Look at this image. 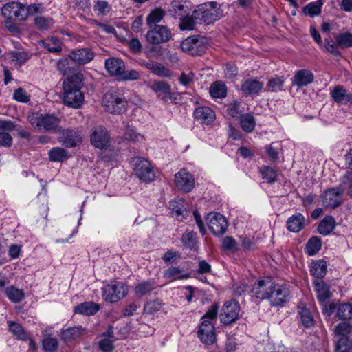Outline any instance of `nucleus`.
I'll return each instance as SVG.
<instances>
[{"mask_svg": "<svg viewBox=\"0 0 352 352\" xmlns=\"http://www.w3.org/2000/svg\"><path fill=\"white\" fill-rule=\"evenodd\" d=\"M43 45L50 52H60L62 50L61 42L56 37H52L46 41H42Z\"/></svg>", "mask_w": 352, "mask_h": 352, "instance_id": "obj_50", "label": "nucleus"}, {"mask_svg": "<svg viewBox=\"0 0 352 352\" xmlns=\"http://www.w3.org/2000/svg\"><path fill=\"white\" fill-rule=\"evenodd\" d=\"M181 241L184 249L189 250H197L198 241L197 232L192 230H186L182 234Z\"/></svg>", "mask_w": 352, "mask_h": 352, "instance_id": "obj_29", "label": "nucleus"}, {"mask_svg": "<svg viewBox=\"0 0 352 352\" xmlns=\"http://www.w3.org/2000/svg\"><path fill=\"white\" fill-rule=\"evenodd\" d=\"M335 352H352V338H338L336 342Z\"/></svg>", "mask_w": 352, "mask_h": 352, "instance_id": "obj_43", "label": "nucleus"}, {"mask_svg": "<svg viewBox=\"0 0 352 352\" xmlns=\"http://www.w3.org/2000/svg\"><path fill=\"white\" fill-rule=\"evenodd\" d=\"M165 15L164 11L161 8H156L153 10L146 17V23L149 28L157 25Z\"/></svg>", "mask_w": 352, "mask_h": 352, "instance_id": "obj_38", "label": "nucleus"}, {"mask_svg": "<svg viewBox=\"0 0 352 352\" xmlns=\"http://www.w3.org/2000/svg\"><path fill=\"white\" fill-rule=\"evenodd\" d=\"M7 297L13 302H19L25 297L24 292L13 286L8 287L6 290Z\"/></svg>", "mask_w": 352, "mask_h": 352, "instance_id": "obj_47", "label": "nucleus"}, {"mask_svg": "<svg viewBox=\"0 0 352 352\" xmlns=\"http://www.w3.org/2000/svg\"><path fill=\"white\" fill-rule=\"evenodd\" d=\"M59 141L66 147L74 148L80 144L82 139L80 133L75 129H67L60 133Z\"/></svg>", "mask_w": 352, "mask_h": 352, "instance_id": "obj_18", "label": "nucleus"}, {"mask_svg": "<svg viewBox=\"0 0 352 352\" xmlns=\"http://www.w3.org/2000/svg\"><path fill=\"white\" fill-rule=\"evenodd\" d=\"M110 76H113L118 80H133L140 78V75L135 69L126 70V67H104Z\"/></svg>", "mask_w": 352, "mask_h": 352, "instance_id": "obj_19", "label": "nucleus"}, {"mask_svg": "<svg viewBox=\"0 0 352 352\" xmlns=\"http://www.w3.org/2000/svg\"><path fill=\"white\" fill-rule=\"evenodd\" d=\"M274 280L270 277L260 279L254 283L250 290V296L253 300L261 301L268 300L270 294L273 292Z\"/></svg>", "mask_w": 352, "mask_h": 352, "instance_id": "obj_5", "label": "nucleus"}, {"mask_svg": "<svg viewBox=\"0 0 352 352\" xmlns=\"http://www.w3.org/2000/svg\"><path fill=\"white\" fill-rule=\"evenodd\" d=\"M210 94L214 98H224L227 96V87L222 81H215L210 85Z\"/></svg>", "mask_w": 352, "mask_h": 352, "instance_id": "obj_32", "label": "nucleus"}, {"mask_svg": "<svg viewBox=\"0 0 352 352\" xmlns=\"http://www.w3.org/2000/svg\"><path fill=\"white\" fill-rule=\"evenodd\" d=\"M13 98L15 100L20 102H28L30 101V96L23 88L16 89L14 92Z\"/></svg>", "mask_w": 352, "mask_h": 352, "instance_id": "obj_62", "label": "nucleus"}, {"mask_svg": "<svg viewBox=\"0 0 352 352\" xmlns=\"http://www.w3.org/2000/svg\"><path fill=\"white\" fill-rule=\"evenodd\" d=\"M219 304L214 302L201 317L199 325V339L205 344H212L216 340L214 324L217 319Z\"/></svg>", "mask_w": 352, "mask_h": 352, "instance_id": "obj_2", "label": "nucleus"}, {"mask_svg": "<svg viewBox=\"0 0 352 352\" xmlns=\"http://www.w3.org/2000/svg\"><path fill=\"white\" fill-rule=\"evenodd\" d=\"M100 309V305L94 302H85L74 307V312L86 316L94 315Z\"/></svg>", "mask_w": 352, "mask_h": 352, "instance_id": "obj_26", "label": "nucleus"}, {"mask_svg": "<svg viewBox=\"0 0 352 352\" xmlns=\"http://www.w3.org/2000/svg\"><path fill=\"white\" fill-rule=\"evenodd\" d=\"M131 163L135 175L142 182L148 183L154 180L155 175L148 160L144 157H133Z\"/></svg>", "mask_w": 352, "mask_h": 352, "instance_id": "obj_4", "label": "nucleus"}, {"mask_svg": "<svg viewBox=\"0 0 352 352\" xmlns=\"http://www.w3.org/2000/svg\"><path fill=\"white\" fill-rule=\"evenodd\" d=\"M87 334L86 329L82 326L69 327L65 329H62L60 333V338L65 342H70L80 339Z\"/></svg>", "mask_w": 352, "mask_h": 352, "instance_id": "obj_21", "label": "nucleus"}, {"mask_svg": "<svg viewBox=\"0 0 352 352\" xmlns=\"http://www.w3.org/2000/svg\"><path fill=\"white\" fill-rule=\"evenodd\" d=\"M344 188L340 184L339 187L326 190L321 196L322 204L326 208H336L342 204V194Z\"/></svg>", "mask_w": 352, "mask_h": 352, "instance_id": "obj_11", "label": "nucleus"}, {"mask_svg": "<svg viewBox=\"0 0 352 352\" xmlns=\"http://www.w3.org/2000/svg\"><path fill=\"white\" fill-rule=\"evenodd\" d=\"M284 84V80L280 77L272 78L268 80L266 91L277 92L280 91Z\"/></svg>", "mask_w": 352, "mask_h": 352, "instance_id": "obj_55", "label": "nucleus"}, {"mask_svg": "<svg viewBox=\"0 0 352 352\" xmlns=\"http://www.w3.org/2000/svg\"><path fill=\"white\" fill-rule=\"evenodd\" d=\"M34 24L39 30H47L53 24V20L43 16H38L34 19Z\"/></svg>", "mask_w": 352, "mask_h": 352, "instance_id": "obj_59", "label": "nucleus"}, {"mask_svg": "<svg viewBox=\"0 0 352 352\" xmlns=\"http://www.w3.org/2000/svg\"><path fill=\"white\" fill-rule=\"evenodd\" d=\"M163 276L165 279L168 280L169 281L184 280L190 277L189 273L186 272L179 267H171L168 268L164 271Z\"/></svg>", "mask_w": 352, "mask_h": 352, "instance_id": "obj_25", "label": "nucleus"}, {"mask_svg": "<svg viewBox=\"0 0 352 352\" xmlns=\"http://www.w3.org/2000/svg\"><path fill=\"white\" fill-rule=\"evenodd\" d=\"M181 258L182 256L179 252L168 250L164 254L162 259L166 263H177Z\"/></svg>", "mask_w": 352, "mask_h": 352, "instance_id": "obj_57", "label": "nucleus"}, {"mask_svg": "<svg viewBox=\"0 0 352 352\" xmlns=\"http://www.w3.org/2000/svg\"><path fill=\"white\" fill-rule=\"evenodd\" d=\"M42 347L45 352H54L58 347V341L56 338L47 336L43 340Z\"/></svg>", "mask_w": 352, "mask_h": 352, "instance_id": "obj_52", "label": "nucleus"}, {"mask_svg": "<svg viewBox=\"0 0 352 352\" xmlns=\"http://www.w3.org/2000/svg\"><path fill=\"white\" fill-rule=\"evenodd\" d=\"M102 104L107 112L120 114L126 111L127 101L117 94H107L103 97Z\"/></svg>", "mask_w": 352, "mask_h": 352, "instance_id": "obj_7", "label": "nucleus"}, {"mask_svg": "<svg viewBox=\"0 0 352 352\" xmlns=\"http://www.w3.org/2000/svg\"><path fill=\"white\" fill-rule=\"evenodd\" d=\"M197 36L188 37L181 43L182 50L192 55L197 53Z\"/></svg>", "mask_w": 352, "mask_h": 352, "instance_id": "obj_39", "label": "nucleus"}, {"mask_svg": "<svg viewBox=\"0 0 352 352\" xmlns=\"http://www.w3.org/2000/svg\"><path fill=\"white\" fill-rule=\"evenodd\" d=\"M195 25L196 17L193 14L192 16L186 14L180 19L179 27L181 30H192L195 29Z\"/></svg>", "mask_w": 352, "mask_h": 352, "instance_id": "obj_49", "label": "nucleus"}, {"mask_svg": "<svg viewBox=\"0 0 352 352\" xmlns=\"http://www.w3.org/2000/svg\"><path fill=\"white\" fill-rule=\"evenodd\" d=\"M332 99L338 104H346L348 94L346 89L341 85H336L330 91Z\"/></svg>", "mask_w": 352, "mask_h": 352, "instance_id": "obj_33", "label": "nucleus"}, {"mask_svg": "<svg viewBox=\"0 0 352 352\" xmlns=\"http://www.w3.org/2000/svg\"><path fill=\"white\" fill-rule=\"evenodd\" d=\"M321 246V239L318 236H312L307 242L305 252L309 256H313L319 252Z\"/></svg>", "mask_w": 352, "mask_h": 352, "instance_id": "obj_36", "label": "nucleus"}, {"mask_svg": "<svg viewBox=\"0 0 352 352\" xmlns=\"http://www.w3.org/2000/svg\"><path fill=\"white\" fill-rule=\"evenodd\" d=\"M327 263L322 259L314 261L310 265V273L316 278L322 279L327 274Z\"/></svg>", "mask_w": 352, "mask_h": 352, "instance_id": "obj_31", "label": "nucleus"}, {"mask_svg": "<svg viewBox=\"0 0 352 352\" xmlns=\"http://www.w3.org/2000/svg\"><path fill=\"white\" fill-rule=\"evenodd\" d=\"M99 348L102 352H112L113 350V340L104 338L99 342Z\"/></svg>", "mask_w": 352, "mask_h": 352, "instance_id": "obj_63", "label": "nucleus"}, {"mask_svg": "<svg viewBox=\"0 0 352 352\" xmlns=\"http://www.w3.org/2000/svg\"><path fill=\"white\" fill-rule=\"evenodd\" d=\"M337 44L342 48L352 47V34L344 32L339 34L336 37Z\"/></svg>", "mask_w": 352, "mask_h": 352, "instance_id": "obj_51", "label": "nucleus"}, {"mask_svg": "<svg viewBox=\"0 0 352 352\" xmlns=\"http://www.w3.org/2000/svg\"><path fill=\"white\" fill-rule=\"evenodd\" d=\"M340 185L344 188L348 187V195L352 197V172L347 171L340 179Z\"/></svg>", "mask_w": 352, "mask_h": 352, "instance_id": "obj_58", "label": "nucleus"}, {"mask_svg": "<svg viewBox=\"0 0 352 352\" xmlns=\"http://www.w3.org/2000/svg\"><path fill=\"white\" fill-rule=\"evenodd\" d=\"M9 330L19 340H25L27 335L21 324L15 322L9 323Z\"/></svg>", "mask_w": 352, "mask_h": 352, "instance_id": "obj_56", "label": "nucleus"}, {"mask_svg": "<svg viewBox=\"0 0 352 352\" xmlns=\"http://www.w3.org/2000/svg\"><path fill=\"white\" fill-rule=\"evenodd\" d=\"M263 86V82L257 78H250L242 82L241 91L245 96H257L264 89Z\"/></svg>", "mask_w": 352, "mask_h": 352, "instance_id": "obj_20", "label": "nucleus"}, {"mask_svg": "<svg viewBox=\"0 0 352 352\" xmlns=\"http://www.w3.org/2000/svg\"><path fill=\"white\" fill-rule=\"evenodd\" d=\"M273 286V292L270 294L268 300L272 306H282L286 302L290 291L286 285H277L274 281Z\"/></svg>", "mask_w": 352, "mask_h": 352, "instance_id": "obj_16", "label": "nucleus"}, {"mask_svg": "<svg viewBox=\"0 0 352 352\" xmlns=\"http://www.w3.org/2000/svg\"><path fill=\"white\" fill-rule=\"evenodd\" d=\"M94 10L98 15L105 16L110 11V6L106 1H98L94 6Z\"/></svg>", "mask_w": 352, "mask_h": 352, "instance_id": "obj_61", "label": "nucleus"}, {"mask_svg": "<svg viewBox=\"0 0 352 352\" xmlns=\"http://www.w3.org/2000/svg\"><path fill=\"white\" fill-rule=\"evenodd\" d=\"M215 119L214 111L208 107H199V120L203 123L209 124L214 122Z\"/></svg>", "mask_w": 352, "mask_h": 352, "instance_id": "obj_44", "label": "nucleus"}, {"mask_svg": "<svg viewBox=\"0 0 352 352\" xmlns=\"http://www.w3.org/2000/svg\"><path fill=\"white\" fill-rule=\"evenodd\" d=\"M146 34V41L151 44L167 42L172 36L171 31L165 25H155Z\"/></svg>", "mask_w": 352, "mask_h": 352, "instance_id": "obj_10", "label": "nucleus"}, {"mask_svg": "<svg viewBox=\"0 0 352 352\" xmlns=\"http://www.w3.org/2000/svg\"><path fill=\"white\" fill-rule=\"evenodd\" d=\"M83 85V74L72 73L63 81V102L65 105L78 109L83 103L84 95L81 91Z\"/></svg>", "mask_w": 352, "mask_h": 352, "instance_id": "obj_1", "label": "nucleus"}, {"mask_svg": "<svg viewBox=\"0 0 352 352\" xmlns=\"http://www.w3.org/2000/svg\"><path fill=\"white\" fill-rule=\"evenodd\" d=\"M306 219L303 214L296 212L289 217L286 221L287 229L292 232H299L305 226Z\"/></svg>", "mask_w": 352, "mask_h": 352, "instance_id": "obj_24", "label": "nucleus"}, {"mask_svg": "<svg viewBox=\"0 0 352 352\" xmlns=\"http://www.w3.org/2000/svg\"><path fill=\"white\" fill-rule=\"evenodd\" d=\"M324 3V0H317L314 2H310L303 8L305 15L314 17L321 13V8Z\"/></svg>", "mask_w": 352, "mask_h": 352, "instance_id": "obj_37", "label": "nucleus"}, {"mask_svg": "<svg viewBox=\"0 0 352 352\" xmlns=\"http://www.w3.org/2000/svg\"><path fill=\"white\" fill-rule=\"evenodd\" d=\"M221 249L225 251L235 252L239 250L238 243L233 237L227 236L222 239Z\"/></svg>", "mask_w": 352, "mask_h": 352, "instance_id": "obj_53", "label": "nucleus"}, {"mask_svg": "<svg viewBox=\"0 0 352 352\" xmlns=\"http://www.w3.org/2000/svg\"><path fill=\"white\" fill-rule=\"evenodd\" d=\"M69 58L78 65L89 63L94 57V52L89 48L74 50L69 54Z\"/></svg>", "mask_w": 352, "mask_h": 352, "instance_id": "obj_22", "label": "nucleus"}, {"mask_svg": "<svg viewBox=\"0 0 352 352\" xmlns=\"http://www.w3.org/2000/svg\"><path fill=\"white\" fill-rule=\"evenodd\" d=\"M261 174L268 183H274L277 179L276 171L270 166H264L261 168Z\"/></svg>", "mask_w": 352, "mask_h": 352, "instance_id": "obj_54", "label": "nucleus"}, {"mask_svg": "<svg viewBox=\"0 0 352 352\" xmlns=\"http://www.w3.org/2000/svg\"><path fill=\"white\" fill-rule=\"evenodd\" d=\"M168 13L175 19H181L186 14L184 3L180 0H173L167 8Z\"/></svg>", "mask_w": 352, "mask_h": 352, "instance_id": "obj_28", "label": "nucleus"}, {"mask_svg": "<svg viewBox=\"0 0 352 352\" xmlns=\"http://www.w3.org/2000/svg\"><path fill=\"white\" fill-rule=\"evenodd\" d=\"M91 144L96 148L103 149L110 145V135L107 129L102 126H96L91 129L90 135Z\"/></svg>", "mask_w": 352, "mask_h": 352, "instance_id": "obj_12", "label": "nucleus"}, {"mask_svg": "<svg viewBox=\"0 0 352 352\" xmlns=\"http://www.w3.org/2000/svg\"><path fill=\"white\" fill-rule=\"evenodd\" d=\"M240 305L234 299L226 301L221 307L219 318L224 325L232 324L239 319Z\"/></svg>", "mask_w": 352, "mask_h": 352, "instance_id": "obj_6", "label": "nucleus"}, {"mask_svg": "<svg viewBox=\"0 0 352 352\" xmlns=\"http://www.w3.org/2000/svg\"><path fill=\"white\" fill-rule=\"evenodd\" d=\"M336 226L335 219L332 216H326L320 222L318 232L323 236H327L335 229Z\"/></svg>", "mask_w": 352, "mask_h": 352, "instance_id": "obj_30", "label": "nucleus"}, {"mask_svg": "<svg viewBox=\"0 0 352 352\" xmlns=\"http://www.w3.org/2000/svg\"><path fill=\"white\" fill-rule=\"evenodd\" d=\"M206 221L211 232L216 236H223L228 230V222L226 218L219 212L209 213Z\"/></svg>", "mask_w": 352, "mask_h": 352, "instance_id": "obj_9", "label": "nucleus"}, {"mask_svg": "<svg viewBox=\"0 0 352 352\" xmlns=\"http://www.w3.org/2000/svg\"><path fill=\"white\" fill-rule=\"evenodd\" d=\"M28 120L34 128L40 131L52 133L61 131L60 119L54 114L35 112L28 115Z\"/></svg>", "mask_w": 352, "mask_h": 352, "instance_id": "obj_3", "label": "nucleus"}, {"mask_svg": "<svg viewBox=\"0 0 352 352\" xmlns=\"http://www.w3.org/2000/svg\"><path fill=\"white\" fill-rule=\"evenodd\" d=\"M169 208L171 210V214L173 217L177 219L179 221H183L185 219L184 212V206L182 204L176 201H171L169 204Z\"/></svg>", "mask_w": 352, "mask_h": 352, "instance_id": "obj_46", "label": "nucleus"}, {"mask_svg": "<svg viewBox=\"0 0 352 352\" xmlns=\"http://www.w3.org/2000/svg\"><path fill=\"white\" fill-rule=\"evenodd\" d=\"M25 6L19 3L10 2L5 4L1 9V14L6 19H14L22 21L26 20Z\"/></svg>", "mask_w": 352, "mask_h": 352, "instance_id": "obj_13", "label": "nucleus"}, {"mask_svg": "<svg viewBox=\"0 0 352 352\" xmlns=\"http://www.w3.org/2000/svg\"><path fill=\"white\" fill-rule=\"evenodd\" d=\"M313 284L318 300L321 302H325L331 297L329 286L323 280H315Z\"/></svg>", "mask_w": 352, "mask_h": 352, "instance_id": "obj_27", "label": "nucleus"}, {"mask_svg": "<svg viewBox=\"0 0 352 352\" xmlns=\"http://www.w3.org/2000/svg\"><path fill=\"white\" fill-rule=\"evenodd\" d=\"M300 320L305 328H309L314 325V317L305 306H298Z\"/></svg>", "mask_w": 352, "mask_h": 352, "instance_id": "obj_34", "label": "nucleus"}, {"mask_svg": "<svg viewBox=\"0 0 352 352\" xmlns=\"http://www.w3.org/2000/svg\"><path fill=\"white\" fill-rule=\"evenodd\" d=\"M148 87L165 102L175 99V94L171 91L170 85L165 81L155 80L149 83Z\"/></svg>", "mask_w": 352, "mask_h": 352, "instance_id": "obj_17", "label": "nucleus"}, {"mask_svg": "<svg viewBox=\"0 0 352 352\" xmlns=\"http://www.w3.org/2000/svg\"><path fill=\"white\" fill-rule=\"evenodd\" d=\"M239 106L240 102H234V104H230L227 108L228 114L232 118L241 116L242 114Z\"/></svg>", "mask_w": 352, "mask_h": 352, "instance_id": "obj_64", "label": "nucleus"}, {"mask_svg": "<svg viewBox=\"0 0 352 352\" xmlns=\"http://www.w3.org/2000/svg\"><path fill=\"white\" fill-rule=\"evenodd\" d=\"M127 294L126 289L122 283L108 285L103 289V297L109 302H116L124 298Z\"/></svg>", "mask_w": 352, "mask_h": 352, "instance_id": "obj_14", "label": "nucleus"}, {"mask_svg": "<svg viewBox=\"0 0 352 352\" xmlns=\"http://www.w3.org/2000/svg\"><path fill=\"white\" fill-rule=\"evenodd\" d=\"M155 288V282L147 280L138 284L134 289V292L137 296L141 297L149 294Z\"/></svg>", "mask_w": 352, "mask_h": 352, "instance_id": "obj_41", "label": "nucleus"}, {"mask_svg": "<svg viewBox=\"0 0 352 352\" xmlns=\"http://www.w3.org/2000/svg\"><path fill=\"white\" fill-rule=\"evenodd\" d=\"M199 12L201 15L199 18L200 23L206 25L211 24L220 19L223 15L222 10L217 7V3L215 1L200 4Z\"/></svg>", "mask_w": 352, "mask_h": 352, "instance_id": "obj_8", "label": "nucleus"}, {"mask_svg": "<svg viewBox=\"0 0 352 352\" xmlns=\"http://www.w3.org/2000/svg\"><path fill=\"white\" fill-rule=\"evenodd\" d=\"M162 308V302L159 300L147 302L144 307V312L148 314H153Z\"/></svg>", "mask_w": 352, "mask_h": 352, "instance_id": "obj_60", "label": "nucleus"}, {"mask_svg": "<svg viewBox=\"0 0 352 352\" xmlns=\"http://www.w3.org/2000/svg\"><path fill=\"white\" fill-rule=\"evenodd\" d=\"M240 125L242 129L247 133L253 131L256 126V120L253 115L252 113L241 115Z\"/></svg>", "mask_w": 352, "mask_h": 352, "instance_id": "obj_35", "label": "nucleus"}, {"mask_svg": "<svg viewBox=\"0 0 352 352\" xmlns=\"http://www.w3.org/2000/svg\"><path fill=\"white\" fill-rule=\"evenodd\" d=\"M314 79L313 73L306 69L298 71L292 78V85L302 87L311 84Z\"/></svg>", "mask_w": 352, "mask_h": 352, "instance_id": "obj_23", "label": "nucleus"}, {"mask_svg": "<svg viewBox=\"0 0 352 352\" xmlns=\"http://www.w3.org/2000/svg\"><path fill=\"white\" fill-rule=\"evenodd\" d=\"M49 158L52 162H63L69 158V154L67 150L54 147L49 151Z\"/></svg>", "mask_w": 352, "mask_h": 352, "instance_id": "obj_40", "label": "nucleus"}, {"mask_svg": "<svg viewBox=\"0 0 352 352\" xmlns=\"http://www.w3.org/2000/svg\"><path fill=\"white\" fill-rule=\"evenodd\" d=\"M123 135L124 139L133 142H141L144 140V136L138 133L134 127L129 124L125 126Z\"/></svg>", "mask_w": 352, "mask_h": 352, "instance_id": "obj_42", "label": "nucleus"}, {"mask_svg": "<svg viewBox=\"0 0 352 352\" xmlns=\"http://www.w3.org/2000/svg\"><path fill=\"white\" fill-rule=\"evenodd\" d=\"M174 183L175 186L184 192H190L195 187V179L192 174L182 169L175 175Z\"/></svg>", "mask_w": 352, "mask_h": 352, "instance_id": "obj_15", "label": "nucleus"}, {"mask_svg": "<svg viewBox=\"0 0 352 352\" xmlns=\"http://www.w3.org/2000/svg\"><path fill=\"white\" fill-rule=\"evenodd\" d=\"M352 332V326L347 322H341L338 323L333 329V333L337 338L349 337V335Z\"/></svg>", "mask_w": 352, "mask_h": 352, "instance_id": "obj_45", "label": "nucleus"}, {"mask_svg": "<svg viewBox=\"0 0 352 352\" xmlns=\"http://www.w3.org/2000/svg\"><path fill=\"white\" fill-rule=\"evenodd\" d=\"M337 316L340 319H352V305L349 302L340 304L338 307Z\"/></svg>", "mask_w": 352, "mask_h": 352, "instance_id": "obj_48", "label": "nucleus"}]
</instances>
